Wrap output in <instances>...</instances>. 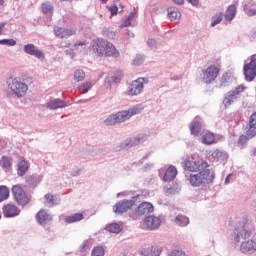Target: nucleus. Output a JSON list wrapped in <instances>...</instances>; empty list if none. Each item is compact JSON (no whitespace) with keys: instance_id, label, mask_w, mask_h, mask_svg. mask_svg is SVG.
Returning <instances> with one entry per match:
<instances>
[{"instance_id":"64","label":"nucleus","mask_w":256,"mask_h":256,"mask_svg":"<svg viewBox=\"0 0 256 256\" xmlns=\"http://www.w3.org/2000/svg\"><path fill=\"white\" fill-rule=\"evenodd\" d=\"M0 219H1V212H0Z\"/></svg>"},{"instance_id":"54","label":"nucleus","mask_w":256,"mask_h":256,"mask_svg":"<svg viewBox=\"0 0 256 256\" xmlns=\"http://www.w3.org/2000/svg\"><path fill=\"white\" fill-rule=\"evenodd\" d=\"M129 21H133L135 19V17H137V12L133 11V12H130L128 16H126Z\"/></svg>"},{"instance_id":"24","label":"nucleus","mask_w":256,"mask_h":256,"mask_svg":"<svg viewBox=\"0 0 256 256\" xmlns=\"http://www.w3.org/2000/svg\"><path fill=\"white\" fill-rule=\"evenodd\" d=\"M145 225L151 230H155L161 225V219L156 216H148L145 218Z\"/></svg>"},{"instance_id":"11","label":"nucleus","mask_w":256,"mask_h":256,"mask_svg":"<svg viewBox=\"0 0 256 256\" xmlns=\"http://www.w3.org/2000/svg\"><path fill=\"white\" fill-rule=\"evenodd\" d=\"M12 195L18 205H27V203H29V197H27V193L19 184H16L12 187Z\"/></svg>"},{"instance_id":"2","label":"nucleus","mask_w":256,"mask_h":256,"mask_svg":"<svg viewBox=\"0 0 256 256\" xmlns=\"http://www.w3.org/2000/svg\"><path fill=\"white\" fill-rule=\"evenodd\" d=\"M145 106L143 104H137L128 110H122L115 114H110L105 120L104 123L107 126L117 125V123H125V121H129L130 117L134 115H139V113L143 112Z\"/></svg>"},{"instance_id":"49","label":"nucleus","mask_w":256,"mask_h":256,"mask_svg":"<svg viewBox=\"0 0 256 256\" xmlns=\"http://www.w3.org/2000/svg\"><path fill=\"white\" fill-rule=\"evenodd\" d=\"M69 173L72 177H79L81 175V169L75 167Z\"/></svg>"},{"instance_id":"56","label":"nucleus","mask_w":256,"mask_h":256,"mask_svg":"<svg viewBox=\"0 0 256 256\" xmlns=\"http://www.w3.org/2000/svg\"><path fill=\"white\" fill-rule=\"evenodd\" d=\"M231 177H233V174H229L225 179V185H229L231 183Z\"/></svg>"},{"instance_id":"29","label":"nucleus","mask_w":256,"mask_h":256,"mask_svg":"<svg viewBox=\"0 0 256 256\" xmlns=\"http://www.w3.org/2000/svg\"><path fill=\"white\" fill-rule=\"evenodd\" d=\"M107 48H108V51L104 52L106 55L105 57H111L112 59H118V57H121V53L119 52V50H117V48L115 47V45H113V43L110 42Z\"/></svg>"},{"instance_id":"46","label":"nucleus","mask_w":256,"mask_h":256,"mask_svg":"<svg viewBox=\"0 0 256 256\" xmlns=\"http://www.w3.org/2000/svg\"><path fill=\"white\" fill-rule=\"evenodd\" d=\"M168 256H187V254L183 250L175 249L172 250Z\"/></svg>"},{"instance_id":"15","label":"nucleus","mask_w":256,"mask_h":256,"mask_svg":"<svg viewBox=\"0 0 256 256\" xmlns=\"http://www.w3.org/2000/svg\"><path fill=\"white\" fill-rule=\"evenodd\" d=\"M23 51L26 53V55H31L32 57H36V59H40L41 61L45 59V53H43L42 50H39L35 44L24 45Z\"/></svg>"},{"instance_id":"10","label":"nucleus","mask_w":256,"mask_h":256,"mask_svg":"<svg viewBox=\"0 0 256 256\" xmlns=\"http://www.w3.org/2000/svg\"><path fill=\"white\" fill-rule=\"evenodd\" d=\"M219 75V68L215 65H211L202 70L201 79L206 85H211L217 76Z\"/></svg>"},{"instance_id":"6","label":"nucleus","mask_w":256,"mask_h":256,"mask_svg":"<svg viewBox=\"0 0 256 256\" xmlns=\"http://www.w3.org/2000/svg\"><path fill=\"white\" fill-rule=\"evenodd\" d=\"M245 91L244 85H238L233 90L228 91L223 99V105L227 109V107H231L233 103H236V101L239 100V97H241V93Z\"/></svg>"},{"instance_id":"13","label":"nucleus","mask_w":256,"mask_h":256,"mask_svg":"<svg viewBox=\"0 0 256 256\" xmlns=\"http://www.w3.org/2000/svg\"><path fill=\"white\" fill-rule=\"evenodd\" d=\"M71 102L65 101L61 98H51L46 104V109L50 111H57L59 109H65V107H70Z\"/></svg>"},{"instance_id":"41","label":"nucleus","mask_w":256,"mask_h":256,"mask_svg":"<svg viewBox=\"0 0 256 256\" xmlns=\"http://www.w3.org/2000/svg\"><path fill=\"white\" fill-rule=\"evenodd\" d=\"M91 256H105V248L103 246L94 247Z\"/></svg>"},{"instance_id":"50","label":"nucleus","mask_w":256,"mask_h":256,"mask_svg":"<svg viewBox=\"0 0 256 256\" xmlns=\"http://www.w3.org/2000/svg\"><path fill=\"white\" fill-rule=\"evenodd\" d=\"M244 11L248 17H254L256 15V9L254 8H245Z\"/></svg>"},{"instance_id":"55","label":"nucleus","mask_w":256,"mask_h":256,"mask_svg":"<svg viewBox=\"0 0 256 256\" xmlns=\"http://www.w3.org/2000/svg\"><path fill=\"white\" fill-rule=\"evenodd\" d=\"M6 25H7V22H1L0 23V35H3L5 33Z\"/></svg>"},{"instance_id":"42","label":"nucleus","mask_w":256,"mask_h":256,"mask_svg":"<svg viewBox=\"0 0 256 256\" xmlns=\"http://www.w3.org/2000/svg\"><path fill=\"white\" fill-rule=\"evenodd\" d=\"M223 21V13L216 14L212 18L211 27H216V25H219Z\"/></svg>"},{"instance_id":"61","label":"nucleus","mask_w":256,"mask_h":256,"mask_svg":"<svg viewBox=\"0 0 256 256\" xmlns=\"http://www.w3.org/2000/svg\"><path fill=\"white\" fill-rule=\"evenodd\" d=\"M168 193H173V189H168Z\"/></svg>"},{"instance_id":"33","label":"nucleus","mask_w":256,"mask_h":256,"mask_svg":"<svg viewBox=\"0 0 256 256\" xmlns=\"http://www.w3.org/2000/svg\"><path fill=\"white\" fill-rule=\"evenodd\" d=\"M174 223L179 227H187V225H189V218L184 215H178L176 216Z\"/></svg>"},{"instance_id":"17","label":"nucleus","mask_w":256,"mask_h":256,"mask_svg":"<svg viewBox=\"0 0 256 256\" xmlns=\"http://www.w3.org/2000/svg\"><path fill=\"white\" fill-rule=\"evenodd\" d=\"M2 211H3L4 217H6L7 219L17 217L21 213V210H19L15 204L4 205L2 208Z\"/></svg>"},{"instance_id":"34","label":"nucleus","mask_w":256,"mask_h":256,"mask_svg":"<svg viewBox=\"0 0 256 256\" xmlns=\"http://www.w3.org/2000/svg\"><path fill=\"white\" fill-rule=\"evenodd\" d=\"M27 171H29V164L27 163V161L25 160L20 161L18 163V175L20 177H23V175H25Z\"/></svg>"},{"instance_id":"1","label":"nucleus","mask_w":256,"mask_h":256,"mask_svg":"<svg viewBox=\"0 0 256 256\" xmlns=\"http://www.w3.org/2000/svg\"><path fill=\"white\" fill-rule=\"evenodd\" d=\"M251 229H253L251 222H242L236 225L233 232L234 244L239 245L241 243L240 251L244 255L256 253V232L252 234Z\"/></svg>"},{"instance_id":"31","label":"nucleus","mask_w":256,"mask_h":256,"mask_svg":"<svg viewBox=\"0 0 256 256\" xmlns=\"http://www.w3.org/2000/svg\"><path fill=\"white\" fill-rule=\"evenodd\" d=\"M123 230V224L121 223H111L106 226V231H109V233H121Z\"/></svg>"},{"instance_id":"18","label":"nucleus","mask_w":256,"mask_h":256,"mask_svg":"<svg viewBox=\"0 0 256 256\" xmlns=\"http://www.w3.org/2000/svg\"><path fill=\"white\" fill-rule=\"evenodd\" d=\"M36 220L39 225L45 226L53 221V215L49 214V212H47L46 210H40L36 214Z\"/></svg>"},{"instance_id":"58","label":"nucleus","mask_w":256,"mask_h":256,"mask_svg":"<svg viewBox=\"0 0 256 256\" xmlns=\"http://www.w3.org/2000/svg\"><path fill=\"white\" fill-rule=\"evenodd\" d=\"M173 2H174L176 5H183V3H185V0H173Z\"/></svg>"},{"instance_id":"57","label":"nucleus","mask_w":256,"mask_h":256,"mask_svg":"<svg viewBox=\"0 0 256 256\" xmlns=\"http://www.w3.org/2000/svg\"><path fill=\"white\" fill-rule=\"evenodd\" d=\"M188 3H191V5H198L199 0H186Z\"/></svg>"},{"instance_id":"53","label":"nucleus","mask_w":256,"mask_h":256,"mask_svg":"<svg viewBox=\"0 0 256 256\" xmlns=\"http://www.w3.org/2000/svg\"><path fill=\"white\" fill-rule=\"evenodd\" d=\"M109 11H110L111 15H117L119 8H117V6H110Z\"/></svg>"},{"instance_id":"30","label":"nucleus","mask_w":256,"mask_h":256,"mask_svg":"<svg viewBox=\"0 0 256 256\" xmlns=\"http://www.w3.org/2000/svg\"><path fill=\"white\" fill-rule=\"evenodd\" d=\"M44 205L45 207H55V205H59V199L55 198L52 194H46L44 196Z\"/></svg>"},{"instance_id":"27","label":"nucleus","mask_w":256,"mask_h":256,"mask_svg":"<svg viewBox=\"0 0 256 256\" xmlns=\"http://www.w3.org/2000/svg\"><path fill=\"white\" fill-rule=\"evenodd\" d=\"M167 17L170 21H179L181 19V12L176 7H169L167 9Z\"/></svg>"},{"instance_id":"39","label":"nucleus","mask_w":256,"mask_h":256,"mask_svg":"<svg viewBox=\"0 0 256 256\" xmlns=\"http://www.w3.org/2000/svg\"><path fill=\"white\" fill-rule=\"evenodd\" d=\"M9 199V188L7 186H0V203Z\"/></svg>"},{"instance_id":"36","label":"nucleus","mask_w":256,"mask_h":256,"mask_svg":"<svg viewBox=\"0 0 256 256\" xmlns=\"http://www.w3.org/2000/svg\"><path fill=\"white\" fill-rule=\"evenodd\" d=\"M91 89H93V83L86 81L83 84H81L80 86H78V91H80V93L85 94V93H89V91H91Z\"/></svg>"},{"instance_id":"59","label":"nucleus","mask_w":256,"mask_h":256,"mask_svg":"<svg viewBox=\"0 0 256 256\" xmlns=\"http://www.w3.org/2000/svg\"><path fill=\"white\" fill-rule=\"evenodd\" d=\"M127 195V192H120L116 195V197H125Z\"/></svg>"},{"instance_id":"40","label":"nucleus","mask_w":256,"mask_h":256,"mask_svg":"<svg viewBox=\"0 0 256 256\" xmlns=\"http://www.w3.org/2000/svg\"><path fill=\"white\" fill-rule=\"evenodd\" d=\"M87 49V42H76L74 44V51L75 53H83Z\"/></svg>"},{"instance_id":"38","label":"nucleus","mask_w":256,"mask_h":256,"mask_svg":"<svg viewBox=\"0 0 256 256\" xmlns=\"http://www.w3.org/2000/svg\"><path fill=\"white\" fill-rule=\"evenodd\" d=\"M74 80L79 83L85 81V71L83 69H77L74 71Z\"/></svg>"},{"instance_id":"8","label":"nucleus","mask_w":256,"mask_h":256,"mask_svg":"<svg viewBox=\"0 0 256 256\" xmlns=\"http://www.w3.org/2000/svg\"><path fill=\"white\" fill-rule=\"evenodd\" d=\"M244 75L246 81H253L256 77V54L252 55L244 64Z\"/></svg>"},{"instance_id":"62","label":"nucleus","mask_w":256,"mask_h":256,"mask_svg":"<svg viewBox=\"0 0 256 256\" xmlns=\"http://www.w3.org/2000/svg\"><path fill=\"white\" fill-rule=\"evenodd\" d=\"M4 1L3 0H0V5H3Z\"/></svg>"},{"instance_id":"16","label":"nucleus","mask_w":256,"mask_h":256,"mask_svg":"<svg viewBox=\"0 0 256 256\" xmlns=\"http://www.w3.org/2000/svg\"><path fill=\"white\" fill-rule=\"evenodd\" d=\"M210 160L215 161L216 163H223V161H227L229 159V154H227L224 150L215 149L210 151Z\"/></svg>"},{"instance_id":"7","label":"nucleus","mask_w":256,"mask_h":256,"mask_svg":"<svg viewBox=\"0 0 256 256\" xmlns=\"http://www.w3.org/2000/svg\"><path fill=\"white\" fill-rule=\"evenodd\" d=\"M145 83H147L145 78H138L132 81L127 86V89L125 92L126 95L128 97H137V95H141V93H143V89H145Z\"/></svg>"},{"instance_id":"47","label":"nucleus","mask_w":256,"mask_h":256,"mask_svg":"<svg viewBox=\"0 0 256 256\" xmlns=\"http://www.w3.org/2000/svg\"><path fill=\"white\" fill-rule=\"evenodd\" d=\"M249 139H251V138L247 135V132H246V136L242 135L239 137L238 145H245V143H247V141H249Z\"/></svg>"},{"instance_id":"23","label":"nucleus","mask_w":256,"mask_h":256,"mask_svg":"<svg viewBox=\"0 0 256 256\" xmlns=\"http://www.w3.org/2000/svg\"><path fill=\"white\" fill-rule=\"evenodd\" d=\"M54 34L56 35V37H59L60 39H65L67 37H71V35H75V30L55 27Z\"/></svg>"},{"instance_id":"22","label":"nucleus","mask_w":256,"mask_h":256,"mask_svg":"<svg viewBox=\"0 0 256 256\" xmlns=\"http://www.w3.org/2000/svg\"><path fill=\"white\" fill-rule=\"evenodd\" d=\"M163 249L161 246H151L148 248H143L140 250V255L142 256H160Z\"/></svg>"},{"instance_id":"35","label":"nucleus","mask_w":256,"mask_h":256,"mask_svg":"<svg viewBox=\"0 0 256 256\" xmlns=\"http://www.w3.org/2000/svg\"><path fill=\"white\" fill-rule=\"evenodd\" d=\"M1 167L5 169V171H9L11 169V165H13V160L11 157L3 156L0 160Z\"/></svg>"},{"instance_id":"44","label":"nucleus","mask_w":256,"mask_h":256,"mask_svg":"<svg viewBox=\"0 0 256 256\" xmlns=\"http://www.w3.org/2000/svg\"><path fill=\"white\" fill-rule=\"evenodd\" d=\"M0 45H7V47H15L17 41L15 39H2L0 40Z\"/></svg>"},{"instance_id":"28","label":"nucleus","mask_w":256,"mask_h":256,"mask_svg":"<svg viewBox=\"0 0 256 256\" xmlns=\"http://www.w3.org/2000/svg\"><path fill=\"white\" fill-rule=\"evenodd\" d=\"M201 140L204 145H213V143H215V134L209 131H204L201 134Z\"/></svg>"},{"instance_id":"52","label":"nucleus","mask_w":256,"mask_h":256,"mask_svg":"<svg viewBox=\"0 0 256 256\" xmlns=\"http://www.w3.org/2000/svg\"><path fill=\"white\" fill-rule=\"evenodd\" d=\"M131 25V21L127 18V16L122 20L121 27H129Z\"/></svg>"},{"instance_id":"3","label":"nucleus","mask_w":256,"mask_h":256,"mask_svg":"<svg viewBox=\"0 0 256 256\" xmlns=\"http://www.w3.org/2000/svg\"><path fill=\"white\" fill-rule=\"evenodd\" d=\"M186 179L191 187H205L209 185V183H213L215 171L206 168L198 172L190 173L188 176L186 175Z\"/></svg>"},{"instance_id":"4","label":"nucleus","mask_w":256,"mask_h":256,"mask_svg":"<svg viewBox=\"0 0 256 256\" xmlns=\"http://www.w3.org/2000/svg\"><path fill=\"white\" fill-rule=\"evenodd\" d=\"M6 85L10 93L15 95L17 99H23L27 95V91H29V86L21 78L11 76L7 78Z\"/></svg>"},{"instance_id":"48","label":"nucleus","mask_w":256,"mask_h":256,"mask_svg":"<svg viewBox=\"0 0 256 256\" xmlns=\"http://www.w3.org/2000/svg\"><path fill=\"white\" fill-rule=\"evenodd\" d=\"M66 55H68V57H71V59H73V57H75V55H77V53L75 52V46H73V49L68 48L65 50Z\"/></svg>"},{"instance_id":"37","label":"nucleus","mask_w":256,"mask_h":256,"mask_svg":"<svg viewBox=\"0 0 256 256\" xmlns=\"http://www.w3.org/2000/svg\"><path fill=\"white\" fill-rule=\"evenodd\" d=\"M42 13L51 15L53 13V4L51 2H44L41 6Z\"/></svg>"},{"instance_id":"63","label":"nucleus","mask_w":256,"mask_h":256,"mask_svg":"<svg viewBox=\"0 0 256 256\" xmlns=\"http://www.w3.org/2000/svg\"><path fill=\"white\" fill-rule=\"evenodd\" d=\"M30 179H33V177H30V178L27 180L28 183H29V180H30Z\"/></svg>"},{"instance_id":"12","label":"nucleus","mask_w":256,"mask_h":256,"mask_svg":"<svg viewBox=\"0 0 256 256\" xmlns=\"http://www.w3.org/2000/svg\"><path fill=\"white\" fill-rule=\"evenodd\" d=\"M135 199H139V195L132 197L131 200H122L116 203L113 207L114 213H118L119 215L122 213H127V211H129V209L135 205Z\"/></svg>"},{"instance_id":"43","label":"nucleus","mask_w":256,"mask_h":256,"mask_svg":"<svg viewBox=\"0 0 256 256\" xmlns=\"http://www.w3.org/2000/svg\"><path fill=\"white\" fill-rule=\"evenodd\" d=\"M144 61H145V56L136 55L135 58L133 59L132 65L139 67V65H143Z\"/></svg>"},{"instance_id":"51","label":"nucleus","mask_w":256,"mask_h":256,"mask_svg":"<svg viewBox=\"0 0 256 256\" xmlns=\"http://www.w3.org/2000/svg\"><path fill=\"white\" fill-rule=\"evenodd\" d=\"M230 79L229 73H224L221 77V85H225V83H227Z\"/></svg>"},{"instance_id":"14","label":"nucleus","mask_w":256,"mask_h":256,"mask_svg":"<svg viewBox=\"0 0 256 256\" xmlns=\"http://www.w3.org/2000/svg\"><path fill=\"white\" fill-rule=\"evenodd\" d=\"M147 141V134H138L132 138L127 139L123 144V149H129L131 147H137V145H141V143H145Z\"/></svg>"},{"instance_id":"21","label":"nucleus","mask_w":256,"mask_h":256,"mask_svg":"<svg viewBox=\"0 0 256 256\" xmlns=\"http://www.w3.org/2000/svg\"><path fill=\"white\" fill-rule=\"evenodd\" d=\"M222 17H224L225 21H227V23H231L233 21V19H235V17H237V6L235 4H231L227 7L224 15H222Z\"/></svg>"},{"instance_id":"26","label":"nucleus","mask_w":256,"mask_h":256,"mask_svg":"<svg viewBox=\"0 0 256 256\" xmlns=\"http://www.w3.org/2000/svg\"><path fill=\"white\" fill-rule=\"evenodd\" d=\"M177 177V168L175 166H170L166 170L164 176H163V181L166 183H169L173 181Z\"/></svg>"},{"instance_id":"45","label":"nucleus","mask_w":256,"mask_h":256,"mask_svg":"<svg viewBox=\"0 0 256 256\" xmlns=\"http://www.w3.org/2000/svg\"><path fill=\"white\" fill-rule=\"evenodd\" d=\"M147 45L148 47H150V49H159V44L157 43V41L155 39H148L147 40Z\"/></svg>"},{"instance_id":"32","label":"nucleus","mask_w":256,"mask_h":256,"mask_svg":"<svg viewBox=\"0 0 256 256\" xmlns=\"http://www.w3.org/2000/svg\"><path fill=\"white\" fill-rule=\"evenodd\" d=\"M84 216L81 213L72 214L70 216L65 217V223H77L79 221H83Z\"/></svg>"},{"instance_id":"9","label":"nucleus","mask_w":256,"mask_h":256,"mask_svg":"<svg viewBox=\"0 0 256 256\" xmlns=\"http://www.w3.org/2000/svg\"><path fill=\"white\" fill-rule=\"evenodd\" d=\"M111 42L105 40V39H97L92 41L91 43V49L93 51V53H95V55L97 57H105L108 51V45H110Z\"/></svg>"},{"instance_id":"19","label":"nucleus","mask_w":256,"mask_h":256,"mask_svg":"<svg viewBox=\"0 0 256 256\" xmlns=\"http://www.w3.org/2000/svg\"><path fill=\"white\" fill-rule=\"evenodd\" d=\"M201 127H203V119L200 116H196L190 124L191 135L197 137L201 133Z\"/></svg>"},{"instance_id":"5","label":"nucleus","mask_w":256,"mask_h":256,"mask_svg":"<svg viewBox=\"0 0 256 256\" xmlns=\"http://www.w3.org/2000/svg\"><path fill=\"white\" fill-rule=\"evenodd\" d=\"M183 168L185 171H189V173H198L199 171L209 169V164H207L205 161H200L195 158L188 157L183 162Z\"/></svg>"},{"instance_id":"60","label":"nucleus","mask_w":256,"mask_h":256,"mask_svg":"<svg viewBox=\"0 0 256 256\" xmlns=\"http://www.w3.org/2000/svg\"><path fill=\"white\" fill-rule=\"evenodd\" d=\"M5 145V141L0 139V147H3Z\"/></svg>"},{"instance_id":"20","label":"nucleus","mask_w":256,"mask_h":256,"mask_svg":"<svg viewBox=\"0 0 256 256\" xmlns=\"http://www.w3.org/2000/svg\"><path fill=\"white\" fill-rule=\"evenodd\" d=\"M149 213H153V204L149 202H142L136 210L137 217H142V215H149Z\"/></svg>"},{"instance_id":"25","label":"nucleus","mask_w":256,"mask_h":256,"mask_svg":"<svg viewBox=\"0 0 256 256\" xmlns=\"http://www.w3.org/2000/svg\"><path fill=\"white\" fill-rule=\"evenodd\" d=\"M256 135V112L253 113L251 116H250V119H249V128L247 130V136L250 138V139H253V137H255Z\"/></svg>"}]
</instances>
